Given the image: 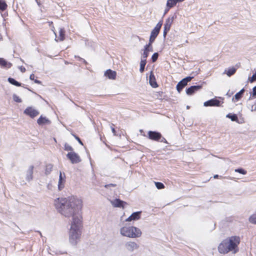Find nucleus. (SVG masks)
<instances>
[{
    "instance_id": "obj_1",
    "label": "nucleus",
    "mask_w": 256,
    "mask_h": 256,
    "mask_svg": "<svg viewBox=\"0 0 256 256\" xmlns=\"http://www.w3.org/2000/svg\"><path fill=\"white\" fill-rule=\"evenodd\" d=\"M54 206L58 212L66 218L81 217L78 212L82 206V200L70 196L68 198H58L54 200Z\"/></svg>"
},
{
    "instance_id": "obj_2",
    "label": "nucleus",
    "mask_w": 256,
    "mask_h": 256,
    "mask_svg": "<svg viewBox=\"0 0 256 256\" xmlns=\"http://www.w3.org/2000/svg\"><path fill=\"white\" fill-rule=\"evenodd\" d=\"M240 238L238 236H232L224 240L218 246V251L220 254H226L230 252L236 254L239 250L238 246Z\"/></svg>"
},
{
    "instance_id": "obj_3",
    "label": "nucleus",
    "mask_w": 256,
    "mask_h": 256,
    "mask_svg": "<svg viewBox=\"0 0 256 256\" xmlns=\"http://www.w3.org/2000/svg\"><path fill=\"white\" fill-rule=\"evenodd\" d=\"M82 217H74L72 220L68 232L69 242L72 246H76L80 240L82 232Z\"/></svg>"
},
{
    "instance_id": "obj_4",
    "label": "nucleus",
    "mask_w": 256,
    "mask_h": 256,
    "mask_svg": "<svg viewBox=\"0 0 256 256\" xmlns=\"http://www.w3.org/2000/svg\"><path fill=\"white\" fill-rule=\"evenodd\" d=\"M120 232L122 236L130 238H138L142 235L140 230L133 226H124L120 228Z\"/></svg>"
},
{
    "instance_id": "obj_5",
    "label": "nucleus",
    "mask_w": 256,
    "mask_h": 256,
    "mask_svg": "<svg viewBox=\"0 0 256 256\" xmlns=\"http://www.w3.org/2000/svg\"><path fill=\"white\" fill-rule=\"evenodd\" d=\"M124 247L126 251L132 252L139 248V245L135 242L130 240L126 242Z\"/></svg>"
},
{
    "instance_id": "obj_6",
    "label": "nucleus",
    "mask_w": 256,
    "mask_h": 256,
    "mask_svg": "<svg viewBox=\"0 0 256 256\" xmlns=\"http://www.w3.org/2000/svg\"><path fill=\"white\" fill-rule=\"evenodd\" d=\"M66 157L72 164H78L81 162L80 156L74 152H70L66 154Z\"/></svg>"
},
{
    "instance_id": "obj_7",
    "label": "nucleus",
    "mask_w": 256,
    "mask_h": 256,
    "mask_svg": "<svg viewBox=\"0 0 256 256\" xmlns=\"http://www.w3.org/2000/svg\"><path fill=\"white\" fill-rule=\"evenodd\" d=\"M193 77L188 76L181 80L176 85V90L180 92L182 88L187 85L188 82H190Z\"/></svg>"
},
{
    "instance_id": "obj_8",
    "label": "nucleus",
    "mask_w": 256,
    "mask_h": 256,
    "mask_svg": "<svg viewBox=\"0 0 256 256\" xmlns=\"http://www.w3.org/2000/svg\"><path fill=\"white\" fill-rule=\"evenodd\" d=\"M66 183V175L64 173L60 172L59 178L58 181V190H62L64 188Z\"/></svg>"
},
{
    "instance_id": "obj_9",
    "label": "nucleus",
    "mask_w": 256,
    "mask_h": 256,
    "mask_svg": "<svg viewBox=\"0 0 256 256\" xmlns=\"http://www.w3.org/2000/svg\"><path fill=\"white\" fill-rule=\"evenodd\" d=\"M24 114L29 116L32 118H34L39 114V112L38 110L30 106L28 107L24 110Z\"/></svg>"
},
{
    "instance_id": "obj_10",
    "label": "nucleus",
    "mask_w": 256,
    "mask_h": 256,
    "mask_svg": "<svg viewBox=\"0 0 256 256\" xmlns=\"http://www.w3.org/2000/svg\"><path fill=\"white\" fill-rule=\"evenodd\" d=\"M162 24V21L159 22L152 31L150 36L156 38L160 32Z\"/></svg>"
},
{
    "instance_id": "obj_11",
    "label": "nucleus",
    "mask_w": 256,
    "mask_h": 256,
    "mask_svg": "<svg viewBox=\"0 0 256 256\" xmlns=\"http://www.w3.org/2000/svg\"><path fill=\"white\" fill-rule=\"evenodd\" d=\"M148 135L149 138L156 141L162 138L160 133L154 131H149Z\"/></svg>"
},
{
    "instance_id": "obj_12",
    "label": "nucleus",
    "mask_w": 256,
    "mask_h": 256,
    "mask_svg": "<svg viewBox=\"0 0 256 256\" xmlns=\"http://www.w3.org/2000/svg\"><path fill=\"white\" fill-rule=\"evenodd\" d=\"M220 104V100H218L217 99L213 98L204 102V106H219Z\"/></svg>"
},
{
    "instance_id": "obj_13",
    "label": "nucleus",
    "mask_w": 256,
    "mask_h": 256,
    "mask_svg": "<svg viewBox=\"0 0 256 256\" xmlns=\"http://www.w3.org/2000/svg\"><path fill=\"white\" fill-rule=\"evenodd\" d=\"M202 88V85L191 86L186 90V93L188 95H192L194 92L200 90Z\"/></svg>"
},
{
    "instance_id": "obj_14",
    "label": "nucleus",
    "mask_w": 256,
    "mask_h": 256,
    "mask_svg": "<svg viewBox=\"0 0 256 256\" xmlns=\"http://www.w3.org/2000/svg\"><path fill=\"white\" fill-rule=\"evenodd\" d=\"M140 212H137L132 213L128 218L126 220V222L138 220L140 218Z\"/></svg>"
},
{
    "instance_id": "obj_15",
    "label": "nucleus",
    "mask_w": 256,
    "mask_h": 256,
    "mask_svg": "<svg viewBox=\"0 0 256 256\" xmlns=\"http://www.w3.org/2000/svg\"><path fill=\"white\" fill-rule=\"evenodd\" d=\"M54 33L56 36V38H55V40L56 41L58 42V40L60 41H62L64 40V38H65L64 37L65 31L63 28H58V36H57L55 32H54Z\"/></svg>"
},
{
    "instance_id": "obj_16",
    "label": "nucleus",
    "mask_w": 256,
    "mask_h": 256,
    "mask_svg": "<svg viewBox=\"0 0 256 256\" xmlns=\"http://www.w3.org/2000/svg\"><path fill=\"white\" fill-rule=\"evenodd\" d=\"M111 204L114 207L117 208H124V204H126V202L120 200V199H115L114 200L111 201Z\"/></svg>"
},
{
    "instance_id": "obj_17",
    "label": "nucleus",
    "mask_w": 256,
    "mask_h": 256,
    "mask_svg": "<svg viewBox=\"0 0 256 256\" xmlns=\"http://www.w3.org/2000/svg\"><path fill=\"white\" fill-rule=\"evenodd\" d=\"M116 72L110 69L108 70L104 73V76L110 79L114 80L116 77Z\"/></svg>"
},
{
    "instance_id": "obj_18",
    "label": "nucleus",
    "mask_w": 256,
    "mask_h": 256,
    "mask_svg": "<svg viewBox=\"0 0 256 256\" xmlns=\"http://www.w3.org/2000/svg\"><path fill=\"white\" fill-rule=\"evenodd\" d=\"M149 82H150V86L152 88H155L158 87V86L156 82L155 76L152 72H150V75L149 76Z\"/></svg>"
},
{
    "instance_id": "obj_19",
    "label": "nucleus",
    "mask_w": 256,
    "mask_h": 256,
    "mask_svg": "<svg viewBox=\"0 0 256 256\" xmlns=\"http://www.w3.org/2000/svg\"><path fill=\"white\" fill-rule=\"evenodd\" d=\"M12 66V64L6 61L3 58H0V66L2 68H8Z\"/></svg>"
},
{
    "instance_id": "obj_20",
    "label": "nucleus",
    "mask_w": 256,
    "mask_h": 256,
    "mask_svg": "<svg viewBox=\"0 0 256 256\" xmlns=\"http://www.w3.org/2000/svg\"><path fill=\"white\" fill-rule=\"evenodd\" d=\"M37 122L39 125H42L45 124H50V122L46 117L40 116L37 120Z\"/></svg>"
},
{
    "instance_id": "obj_21",
    "label": "nucleus",
    "mask_w": 256,
    "mask_h": 256,
    "mask_svg": "<svg viewBox=\"0 0 256 256\" xmlns=\"http://www.w3.org/2000/svg\"><path fill=\"white\" fill-rule=\"evenodd\" d=\"M174 20V17H169L168 18L165 22V24H164V28H167L169 30H170L171 26Z\"/></svg>"
},
{
    "instance_id": "obj_22",
    "label": "nucleus",
    "mask_w": 256,
    "mask_h": 256,
    "mask_svg": "<svg viewBox=\"0 0 256 256\" xmlns=\"http://www.w3.org/2000/svg\"><path fill=\"white\" fill-rule=\"evenodd\" d=\"M34 166H31L27 171L26 179L28 181H30L32 178Z\"/></svg>"
},
{
    "instance_id": "obj_23",
    "label": "nucleus",
    "mask_w": 256,
    "mask_h": 256,
    "mask_svg": "<svg viewBox=\"0 0 256 256\" xmlns=\"http://www.w3.org/2000/svg\"><path fill=\"white\" fill-rule=\"evenodd\" d=\"M184 0H168L166 2V6L172 8L175 6L178 2H182Z\"/></svg>"
},
{
    "instance_id": "obj_24",
    "label": "nucleus",
    "mask_w": 256,
    "mask_h": 256,
    "mask_svg": "<svg viewBox=\"0 0 256 256\" xmlns=\"http://www.w3.org/2000/svg\"><path fill=\"white\" fill-rule=\"evenodd\" d=\"M53 168V165L52 164H48L46 165L45 168V174L46 175L49 174L52 172Z\"/></svg>"
},
{
    "instance_id": "obj_25",
    "label": "nucleus",
    "mask_w": 256,
    "mask_h": 256,
    "mask_svg": "<svg viewBox=\"0 0 256 256\" xmlns=\"http://www.w3.org/2000/svg\"><path fill=\"white\" fill-rule=\"evenodd\" d=\"M236 72V68H230L228 70H225L224 72V74H226L228 76H231L233 75Z\"/></svg>"
},
{
    "instance_id": "obj_26",
    "label": "nucleus",
    "mask_w": 256,
    "mask_h": 256,
    "mask_svg": "<svg viewBox=\"0 0 256 256\" xmlns=\"http://www.w3.org/2000/svg\"><path fill=\"white\" fill-rule=\"evenodd\" d=\"M8 82L13 84V85H14L16 86H21V84L19 82H17L16 80L14 78H8Z\"/></svg>"
},
{
    "instance_id": "obj_27",
    "label": "nucleus",
    "mask_w": 256,
    "mask_h": 256,
    "mask_svg": "<svg viewBox=\"0 0 256 256\" xmlns=\"http://www.w3.org/2000/svg\"><path fill=\"white\" fill-rule=\"evenodd\" d=\"M146 62V60L142 59L140 62V72H142L144 69V66Z\"/></svg>"
},
{
    "instance_id": "obj_28",
    "label": "nucleus",
    "mask_w": 256,
    "mask_h": 256,
    "mask_svg": "<svg viewBox=\"0 0 256 256\" xmlns=\"http://www.w3.org/2000/svg\"><path fill=\"white\" fill-rule=\"evenodd\" d=\"M244 88H242L239 92L236 93L234 95L235 99H236L237 100H239L241 98V97H242V94H244Z\"/></svg>"
},
{
    "instance_id": "obj_29",
    "label": "nucleus",
    "mask_w": 256,
    "mask_h": 256,
    "mask_svg": "<svg viewBox=\"0 0 256 256\" xmlns=\"http://www.w3.org/2000/svg\"><path fill=\"white\" fill-rule=\"evenodd\" d=\"M7 8V4L4 0H0V10H4Z\"/></svg>"
},
{
    "instance_id": "obj_30",
    "label": "nucleus",
    "mask_w": 256,
    "mask_h": 256,
    "mask_svg": "<svg viewBox=\"0 0 256 256\" xmlns=\"http://www.w3.org/2000/svg\"><path fill=\"white\" fill-rule=\"evenodd\" d=\"M226 117L230 118L232 121L238 120V116L236 114H228L226 116Z\"/></svg>"
},
{
    "instance_id": "obj_31",
    "label": "nucleus",
    "mask_w": 256,
    "mask_h": 256,
    "mask_svg": "<svg viewBox=\"0 0 256 256\" xmlns=\"http://www.w3.org/2000/svg\"><path fill=\"white\" fill-rule=\"evenodd\" d=\"M248 220L250 223L256 224V214L250 216Z\"/></svg>"
},
{
    "instance_id": "obj_32",
    "label": "nucleus",
    "mask_w": 256,
    "mask_h": 256,
    "mask_svg": "<svg viewBox=\"0 0 256 256\" xmlns=\"http://www.w3.org/2000/svg\"><path fill=\"white\" fill-rule=\"evenodd\" d=\"M148 52H149V49H146V48L144 49V52L142 54V59L146 60V58L148 56Z\"/></svg>"
},
{
    "instance_id": "obj_33",
    "label": "nucleus",
    "mask_w": 256,
    "mask_h": 256,
    "mask_svg": "<svg viewBox=\"0 0 256 256\" xmlns=\"http://www.w3.org/2000/svg\"><path fill=\"white\" fill-rule=\"evenodd\" d=\"M155 185L158 189H162L164 188V184L160 182H155Z\"/></svg>"
},
{
    "instance_id": "obj_34",
    "label": "nucleus",
    "mask_w": 256,
    "mask_h": 256,
    "mask_svg": "<svg viewBox=\"0 0 256 256\" xmlns=\"http://www.w3.org/2000/svg\"><path fill=\"white\" fill-rule=\"evenodd\" d=\"M234 171L236 172L240 173V174H246V171L244 169L242 168L236 169L234 170Z\"/></svg>"
},
{
    "instance_id": "obj_35",
    "label": "nucleus",
    "mask_w": 256,
    "mask_h": 256,
    "mask_svg": "<svg viewBox=\"0 0 256 256\" xmlns=\"http://www.w3.org/2000/svg\"><path fill=\"white\" fill-rule=\"evenodd\" d=\"M64 147V150H68V151L73 152V148L70 146L68 144H65Z\"/></svg>"
},
{
    "instance_id": "obj_36",
    "label": "nucleus",
    "mask_w": 256,
    "mask_h": 256,
    "mask_svg": "<svg viewBox=\"0 0 256 256\" xmlns=\"http://www.w3.org/2000/svg\"><path fill=\"white\" fill-rule=\"evenodd\" d=\"M13 100L16 102H22V100L16 94H13Z\"/></svg>"
},
{
    "instance_id": "obj_37",
    "label": "nucleus",
    "mask_w": 256,
    "mask_h": 256,
    "mask_svg": "<svg viewBox=\"0 0 256 256\" xmlns=\"http://www.w3.org/2000/svg\"><path fill=\"white\" fill-rule=\"evenodd\" d=\"M158 56V53H157V52L154 53L152 54V62H156L157 60Z\"/></svg>"
},
{
    "instance_id": "obj_38",
    "label": "nucleus",
    "mask_w": 256,
    "mask_h": 256,
    "mask_svg": "<svg viewBox=\"0 0 256 256\" xmlns=\"http://www.w3.org/2000/svg\"><path fill=\"white\" fill-rule=\"evenodd\" d=\"M249 80L251 82L256 80V72L252 75V77L249 78Z\"/></svg>"
},
{
    "instance_id": "obj_39",
    "label": "nucleus",
    "mask_w": 256,
    "mask_h": 256,
    "mask_svg": "<svg viewBox=\"0 0 256 256\" xmlns=\"http://www.w3.org/2000/svg\"><path fill=\"white\" fill-rule=\"evenodd\" d=\"M169 30H169L164 28L163 36H164V38H166V36L167 34V33Z\"/></svg>"
},
{
    "instance_id": "obj_40",
    "label": "nucleus",
    "mask_w": 256,
    "mask_h": 256,
    "mask_svg": "<svg viewBox=\"0 0 256 256\" xmlns=\"http://www.w3.org/2000/svg\"><path fill=\"white\" fill-rule=\"evenodd\" d=\"M250 110L252 112L256 111V103L251 106Z\"/></svg>"
},
{
    "instance_id": "obj_41",
    "label": "nucleus",
    "mask_w": 256,
    "mask_h": 256,
    "mask_svg": "<svg viewBox=\"0 0 256 256\" xmlns=\"http://www.w3.org/2000/svg\"><path fill=\"white\" fill-rule=\"evenodd\" d=\"M252 96L254 97V98L256 96V86H254L253 88V90H252Z\"/></svg>"
},
{
    "instance_id": "obj_42",
    "label": "nucleus",
    "mask_w": 256,
    "mask_h": 256,
    "mask_svg": "<svg viewBox=\"0 0 256 256\" xmlns=\"http://www.w3.org/2000/svg\"><path fill=\"white\" fill-rule=\"evenodd\" d=\"M152 43H150V42H149L148 44H146L144 46V48H146V49H149V48L150 47H151V45H152Z\"/></svg>"
},
{
    "instance_id": "obj_43",
    "label": "nucleus",
    "mask_w": 256,
    "mask_h": 256,
    "mask_svg": "<svg viewBox=\"0 0 256 256\" xmlns=\"http://www.w3.org/2000/svg\"><path fill=\"white\" fill-rule=\"evenodd\" d=\"M155 38H156L150 36L149 42H150V43H152L154 41Z\"/></svg>"
},
{
    "instance_id": "obj_44",
    "label": "nucleus",
    "mask_w": 256,
    "mask_h": 256,
    "mask_svg": "<svg viewBox=\"0 0 256 256\" xmlns=\"http://www.w3.org/2000/svg\"><path fill=\"white\" fill-rule=\"evenodd\" d=\"M116 185L115 184H106L104 186L106 188H109L110 186H115Z\"/></svg>"
},
{
    "instance_id": "obj_45",
    "label": "nucleus",
    "mask_w": 256,
    "mask_h": 256,
    "mask_svg": "<svg viewBox=\"0 0 256 256\" xmlns=\"http://www.w3.org/2000/svg\"><path fill=\"white\" fill-rule=\"evenodd\" d=\"M170 7L166 6V8L164 10V14H166L168 12V11L170 10Z\"/></svg>"
},
{
    "instance_id": "obj_46",
    "label": "nucleus",
    "mask_w": 256,
    "mask_h": 256,
    "mask_svg": "<svg viewBox=\"0 0 256 256\" xmlns=\"http://www.w3.org/2000/svg\"><path fill=\"white\" fill-rule=\"evenodd\" d=\"M19 68L22 72H26V68L22 66H20Z\"/></svg>"
},
{
    "instance_id": "obj_47",
    "label": "nucleus",
    "mask_w": 256,
    "mask_h": 256,
    "mask_svg": "<svg viewBox=\"0 0 256 256\" xmlns=\"http://www.w3.org/2000/svg\"><path fill=\"white\" fill-rule=\"evenodd\" d=\"M34 77H35V76H34V74H31L30 75V78L31 80H34Z\"/></svg>"
},
{
    "instance_id": "obj_48",
    "label": "nucleus",
    "mask_w": 256,
    "mask_h": 256,
    "mask_svg": "<svg viewBox=\"0 0 256 256\" xmlns=\"http://www.w3.org/2000/svg\"><path fill=\"white\" fill-rule=\"evenodd\" d=\"M76 139L78 140V142H79L80 144H81L82 145V144H82V142L80 140V138H78V137H76Z\"/></svg>"
},
{
    "instance_id": "obj_49",
    "label": "nucleus",
    "mask_w": 256,
    "mask_h": 256,
    "mask_svg": "<svg viewBox=\"0 0 256 256\" xmlns=\"http://www.w3.org/2000/svg\"><path fill=\"white\" fill-rule=\"evenodd\" d=\"M160 142H164V143H168L167 140H166V138H162V140H161V141H160Z\"/></svg>"
},
{
    "instance_id": "obj_50",
    "label": "nucleus",
    "mask_w": 256,
    "mask_h": 256,
    "mask_svg": "<svg viewBox=\"0 0 256 256\" xmlns=\"http://www.w3.org/2000/svg\"><path fill=\"white\" fill-rule=\"evenodd\" d=\"M34 82H35V83H36V84H41V82H40V80H34Z\"/></svg>"
},
{
    "instance_id": "obj_51",
    "label": "nucleus",
    "mask_w": 256,
    "mask_h": 256,
    "mask_svg": "<svg viewBox=\"0 0 256 256\" xmlns=\"http://www.w3.org/2000/svg\"><path fill=\"white\" fill-rule=\"evenodd\" d=\"M112 133L115 135L116 134V130L114 128H112Z\"/></svg>"
},
{
    "instance_id": "obj_52",
    "label": "nucleus",
    "mask_w": 256,
    "mask_h": 256,
    "mask_svg": "<svg viewBox=\"0 0 256 256\" xmlns=\"http://www.w3.org/2000/svg\"><path fill=\"white\" fill-rule=\"evenodd\" d=\"M218 174H216V175H214V178H218Z\"/></svg>"
},
{
    "instance_id": "obj_53",
    "label": "nucleus",
    "mask_w": 256,
    "mask_h": 256,
    "mask_svg": "<svg viewBox=\"0 0 256 256\" xmlns=\"http://www.w3.org/2000/svg\"><path fill=\"white\" fill-rule=\"evenodd\" d=\"M78 58L80 60H82L84 63H86V61L84 60H82V58H79V57H78Z\"/></svg>"
},
{
    "instance_id": "obj_54",
    "label": "nucleus",
    "mask_w": 256,
    "mask_h": 256,
    "mask_svg": "<svg viewBox=\"0 0 256 256\" xmlns=\"http://www.w3.org/2000/svg\"><path fill=\"white\" fill-rule=\"evenodd\" d=\"M37 4L39 6L40 5V3L39 1H37Z\"/></svg>"
},
{
    "instance_id": "obj_55",
    "label": "nucleus",
    "mask_w": 256,
    "mask_h": 256,
    "mask_svg": "<svg viewBox=\"0 0 256 256\" xmlns=\"http://www.w3.org/2000/svg\"><path fill=\"white\" fill-rule=\"evenodd\" d=\"M149 51H152V48H149Z\"/></svg>"
},
{
    "instance_id": "obj_56",
    "label": "nucleus",
    "mask_w": 256,
    "mask_h": 256,
    "mask_svg": "<svg viewBox=\"0 0 256 256\" xmlns=\"http://www.w3.org/2000/svg\"><path fill=\"white\" fill-rule=\"evenodd\" d=\"M190 108V107H189V106H186V108H187V109H188V108Z\"/></svg>"
},
{
    "instance_id": "obj_57",
    "label": "nucleus",
    "mask_w": 256,
    "mask_h": 256,
    "mask_svg": "<svg viewBox=\"0 0 256 256\" xmlns=\"http://www.w3.org/2000/svg\"><path fill=\"white\" fill-rule=\"evenodd\" d=\"M54 141H55L56 142V138H54Z\"/></svg>"
},
{
    "instance_id": "obj_58",
    "label": "nucleus",
    "mask_w": 256,
    "mask_h": 256,
    "mask_svg": "<svg viewBox=\"0 0 256 256\" xmlns=\"http://www.w3.org/2000/svg\"><path fill=\"white\" fill-rule=\"evenodd\" d=\"M36 0V2H37V1H38V0Z\"/></svg>"
}]
</instances>
